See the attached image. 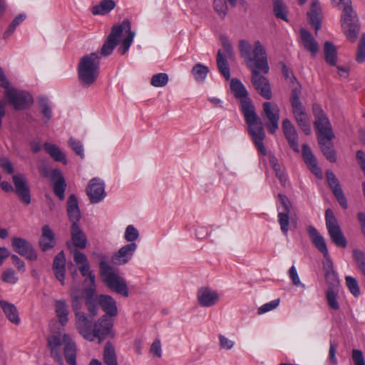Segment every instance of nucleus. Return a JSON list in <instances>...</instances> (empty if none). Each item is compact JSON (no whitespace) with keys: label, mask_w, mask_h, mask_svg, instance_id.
<instances>
[{"label":"nucleus","mask_w":365,"mask_h":365,"mask_svg":"<svg viewBox=\"0 0 365 365\" xmlns=\"http://www.w3.org/2000/svg\"><path fill=\"white\" fill-rule=\"evenodd\" d=\"M302 155L306 165L312 173L318 178H322V173L317 165V159L313 155L310 148L306 144L302 145Z\"/></svg>","instance_id":"obj_26"},{"label":"nucleus","mask_w":365,"mask_h":365,"mask_svg":"<svg viewBox=\"0 0 365 365\" xmlns=\"http://www.w3.org/2000/svg\"><path fill=\"white\" fill-rule=\"evenodd\" d=\"M115 26H121L122 33L123 31L127 33V36L122 41L120 46L118 48V52L123 55L125 54L129 49L131 46L135 33L131 31L130 22L128 19H124L120 24L115 25Z\"/></svg>","instance_id":"obj_24"},{"label":"nucleus","mask_w":365,"mask_h":365,"mask_svg":"<svg viewBox=\"0 0 365 365\" xmlns=\"http://www.w3.org/2000/svg\"><path fill=\"white\" fill-rule=\"evenodd\" d=\"M278 197L283 207V211L278 213V222L282 233L287 236L289 229V215L292 213V205L287 196L279 194Z\"/></svg>","instance_id":"obj_14"},{"label":"nucleus","mask_w":365,"mask_h":365,"mask_svg":"<svg viewBox=\"0 0 365 365\" xmlns=\"http://www.w3.org/2000/svg\"><path fill=\"white\" fill-rule=\"evenodd\" d=\"M101 274L104 284L111 291L125 297L129 296L125 279L120 277L108 263L101 262Z\"/></svg>","instance_id":"obj_6"},{"label":"nucleus","mask_w":365,"mask_h":365,"mask_svg":"<svg viewBox=\"0 0 365 365\" xmlns=\"http://www.w3.org/2000/svg\"><path fill=\"white\" fill-rule=\"evenodd\" d=\"M38 103L41 109V113L43 116L44 123L48 122L52 117V110L48 100L44 97H39L38 98Z\"/></svg>","instance_id":"obj_48"},{"label":"nucleus","mask_w":365,"mask_h":365,"mask_svg":"<svg viewBox=\"0 0 365 365\" xmlns=\"http://www.w3.org/2000/svg\"><path fill=\"white\" fill-rule=\"evenodd\" d=\"M300 95L301 86L299 85L292 88L290 96L292 113L298 126L306 135H310L311 128L309 118L306 111L305 107L303 106L300 100Z\"/></svg>","instance_id":"obj_7"},{"label":"nucleus","mask_w":365,"mask_h":365,"mask_svg":"<svg viewBox=\"0 0 365 365\" xmlns=\"http://www.w3.org/2000/svg\"><path fill=\"white\" fill-rule=\"evenodd\" d=\"M326 298L329 307L334 310L339 309V304L337 301V293L335 292L334 288L329 287L326 292Z\"/></svg>","instance_id":"obj_49"},{"label":"nucleus","mask_w":365,"mask_h":365,"mask_svg":"<svg viewBox=\"0 0 365 365\" xmlns=\"http://www.w3.org/2000/svg\"><path fill=\"white\" fill-rule=\"evenodd\" d=\"M239 51L247 66L251 71L254 68L260 70L264 74L269 73L267 52L259 41H255L252 46L247 40H240Z\"/></svg>","instance_id":"obj_2"},{"label":"nucleus","mask_w":365,"mask_h":365,"mask_svg":"<svg viewBox=\"0 0 365 365\" xmlns=\"http://www.w3.org/2000/svg\"><path fill=\"white\" fill-rule=\"evenodd\" d=\"M103 359L106 365H118L115 347L110 341L105 344Z\"/></svg>","instance_id":"obj_40"},{"label":"nucleus","mask_w":365,"mask_h":365,"mask_svg":"<svg viewBox=\"0 0 365 365\" xmlns=\"http://www.w3.org/2000/svg\"><path fill=\"white\" fill-rule=\"evenodd\" d=\"M5 88V96L16 110L26 109L33 103L32 96L24 91H19L10 85Z\"/></svg>","instance_id":"obj_10"},{"label":"nucleus","mask_w":365,"mask_h":365,"mask_svg":"<svg viewBox=\"0 0 365 365\" xmlns=\"http://www.w3.org/2000/svg\"><path fill=\"white\" fill-rule=\"evenodd\" d=\"M323 269L325 272V279L328 284L334 287L339 284V279L336 272L334 269L331 259H323Z\"/></svg>","instance_id":"obj_36"},{"label":"nucleus","mask_w":365,"mask_h":365,"mask_svg":"<svg viewBox=\"0 0 365 365\" xmlns=\"http://www.w3.org/2000/svg\"><path fill=\"white\" fill-rule=\"evenodd\" d=\"M68 143L76 155H80L81 158H84L83 148L81 141L71 137Z\"/></svg>","instance_id":"obj_58"},{"label":"nucleus","mask_w":365,"mask_h":365,"mask_svg":"<svg viewBox=\"0 0 365 365\" xmlns=\"http://www.w3.org/2000/svg\"><path fill=\"white\" fill-rule=\"evenodd\" d=\"M251 82L255 89L265 99L269 100L272 97L270 84L268 79L260 74L261 71L252 69Z\"/></svg>","instance_id":"obj_11"},{"label":"nucleus","mask_w":365,"mask_h":365,"mask_svg":"<svg viewBox=\"0 0 365 365\" xmlns=\"http://www.w3.org/2000/svg\"><path fill=\"white\" fill-rule=\"evenodd\" d=\"M342 9L341 17L342 29L348 40L354 42L360 31L359 19L351 5Z\"/></svg>","instance_id":"obj_8"},{"label":"nucleus","mask_w":365,"mask_h":365,"mask_svg":"<svg viewBox=\"0 0 365 365\" xmlns=\"http://www.w3.org/2000/svg\"><path fill=\"white\" fill-rule=\"evenodd\" d=\"M86 192L91 203L101 202L106 197L105 184L103 181L99 178H93L88 183Z\"/></svg>","instance_id":"obj_15"},{"label":"nucleus","mask_w":365,"mask_h":365,"mask_svg":"<svg viewBox=\"0 0 365 365\" xmlns=\"http://www.w3.org/2000/svg\"><path fill=\"white\" fill-rule=\"evenodd\" d=\"M314 125L317 130V138L319 137L328 139L334 138L331 123L327 116L315 120Z\"/></svg>","instance_id":"obj_31"},{"label":"nucleus","mask_w":365,"mask_h":365,"mask_svg":"<svg viewBox=\"0 0 365 365\" xmlns=\"http://www.w3.org/2000/svg\"><path fill=\"white\" fill-rule=\"evenodd\" d=\"M230 89L234 96L240 101L241 111L247 124L250 135L259 152L266 155L267 150L263 143L266 135L264 125L255 111L252 101L248 96L246 88L240 80L232 78L230 81Z\"/></svg>","instance_id":"obj_1"},{"label":"nucleus","mask_w":365,"mask_h":365,"mask_svg":"<svg viewBox=\"0 0 365 365\" xmlns=\"http://www.w3.org/2000/svg\"><path fill=\"white\" fill-rule=\"evenodd\" d=\"M352 359L354 365H365V361L361 351L358 349H354L352 351Z\"/></svg>","instance_id":"obj_63"},{"label":"nucleus","mask_w":365,"mask_h":365,"mask_svg":"<svg viewBox=\"0 0 365 365\" xmlns=\"http://www.w3.org/2000/svg\"><path fill=\"white\" fill-rule=\"evenodd\" d=\"M308 234L316 248L324 255V259H331L324 238L318 232L317 230L310 225L307 227Z\"/></svg>","instance_id":"obj_23"},{"label":"nucleus","mask_w":365,"mask_h":365,"mask_svg":"<svg viewBox=\"0 0 365 365\" xmlns=\"http://www.w3.org/2000/svg\"><path fill=\"white\" fill-rule=\"evenodd\" d=\"M197 298L202 307H210L215 305L220 297L217 291L207 287H203L198 289Z\"/></svg>","instance_id":"obj_21"},{"label":"nucleus","mask_w":365,"mask_h":365,"mask_svg":"<svg viewBox=\"0 0 365 365\" xmlns=\"http://www.w3.org/2000/svg\"><path fill=\"white\" fill-rule=\"evenodd\" d=\"M71 306L76 317V327L81 328L85 322L88 319L84 312L81 311V301L72 300Z\"/></svg>","instance_id":"obj_43"},{"label":"nucleus","mask_w":365,"mask_h":365,"mask_svg":"<svg viewBox=\"0 0 365 365\" xmlns=\"http://www.w3.org/2000/svg\"><path fill=\"white\" fill-rule=\"evenodd\" d=\"M279 302L280 299L278 298L269 302L264 304L257 309V314L259 315H261L272 310H274L279 306Z\"/></svg>","instance_id":"obj_57"},{"label":"nucleus","mask_w":365,"mask_h":365,"mask_svg":"<svg viewBox=\"0 0 365 365\" xmlns=\"http://www.w3.org/2000/svg\"><path fill=\"white\" fill-rule=\"evenodd\" d=\"M227 1H228L231 6H235L237 0H214L213 2L215 11L222 18H225L228 11Z\"/></svg>","instance_id":"obj_45"},{"label":"nucleus","mask_w":365,"mask_h":365,"mask_svg":"<svg viewBox=\"0 0 365 365\" xmlns=\"http://www.w3.org/2000/svg\"><path fill=\"white\" fill-rule=\"evenodd\" d=\"M113 327V320L107 315H103L93 325L88 319L81 328H78L79 334L86 340L93 341L98 339L99 342L110 332Z\"/></svg>","instance_id":"obj_5"},{"label":"nucleus","mask_w":365,"mask_h":365,"mask_svg":"<svg viewBox=\"0 0 365 365\" xmlns=\"http://www.w3.org/2000/svg\"><path fill=\"white\" fill-rule=\"evenodd\" d=\"M71 252L73 255V260L78 266L79 271L82 276L86 277L88 276L89 273H92L90 270V265L86 255L76 249L73 250Z\"/></svg>","instance_id":"obj_37"},{"label":"nucleus","mask_w":365,"mask_h":365,"mask_svg":"<svg viewBox=\"0 0 365 365\" xmlns=\"http://www.w3.org/2000/svg\"><path fill=\"white\" fill-rule=\"evenodd\" d=\"M227 57H224L222 51L219 50L217 54V64L220 73L225 78L226 80L230 78V71L226 60Z\"/></svg>","instance_id":"obj_47"},{"label":"nucleus","mask_w":365,"mask_h":365,"mask_svg":"<svg viewBox=\"0 0 365 365\" xmlns=\"http://www.w3.org/2000/svg\"><path fill=\"white\" fill-rule=\"evenodd\" d=\"M356 61L359 63L365 62V34H364L359 43L358 50L356 55Z\"/></svg>","instance_id":"obj_56"},{"label":"nucleus","mask_w":365,"mask_h":365,"mask_svg":"<svg viewBox=\"0 0 365 365\" xmlns=\"http://www.w3.org/2000/svg\"><path fill=\"white\" fill-rule=\"evenodd\" d=\"M15 192L20 200L25 205L31 203L30 190L27 185L25 178L21 174L14 175L12 177Z\"/></svg>","instance_id":"obj_18"},{"label":"nucleus","mask_w":365,"mask_h":365,"mask_svg":"<svg viewBox=\"0 0 365 365\" xmlns=\"http://www.w3.org/2000/svg\"><path fill=\"white\" fill-rule=\"evenodd\" d=\"M0 307L3 309L8 319L15 324H19L20 319L19 317L18 311L14 304L7 302L4 300L0 301Z\"/></svg>","instance_id":"obj_39"},{"label":"nucleus","mask_w":365,"mask_h":365,"mask_svg":"<svg viewBox=\"0 0 365 365\" xmlns=\"http://www.w3.org/2000/svg\"><path fill=\"white\" fill-rule=\"evenodd\" d=\"M48 345L51 349V356L59 365H63L62 348L67 363L70 365H77L76 346L69 335L60 333L53 335L48 338Z\"/></svg>","instance_id":"obj_3"},{"label":"nucleus","mask_w":365,"mask_h":365,"mask_svg":"<svg viewBox=\"0 0 365 365\" xmlns=\"http://www.w3.org/2000/svg\"><path fill=\"white\" fill-rule=\"evenodd\" d=\"M353 257L357 264V267L365 277V253L359 250L353 251Z\"/></svg>","instance_id":"obj_52"},{"label":"nucleus","mask_w":365,"mask_h":365,"mask_svg":"<svg viewBox=\"0 0 365 365\" xmlns=\"http://www.w3.org/2000/svg\"><path fill=\"white\" fill-rule=\"evenodd\" d=\"M209 71V68L207 66L197 63L192 68L191 73L197 82L202 83L205 80Z\"/></svg>","instance_id":"obj_46"},{"label":"nucleus","mask_w":365,"mask_h":365,"mask_svg":"<svg viewBox=\"0 0 365 365\" xmlns=\"http://www.w3.org/2000/svg\"><path fill=\"white\" fill-rule=\"evenodd\" d=\"M139 237L138 230L132 225H128L125 232L124 237L127 242H133Z\"/></svg>","instance_id":"obj_59"},{"label":"nucleus","mask_w":365,"mask_h":365,"mask_svg":"<svg viewBox=\"0 0 365 365\" xmlns=\"http://www.w3.org/2000/svg\"><path fill=\"white\" fill-rule=\"evenodd\" d=\"M325 220L328 233L333 243L337 247H346L347 241L331 210L328 209L326 210Z\"/></svg>","instance_id":"obj_9"},{"label":"nucleus","mask_w":365,"mask_h":365,"mask_svg":"<svg viewBox=\"0 0 365 365\" xmlns=\"http://www.w3.org/2000/svg\"><path fill=\"white\" fill-rule=\"evenodd\" d=\"M0 167L8 174H12L14 173L13 165L6 158H0Z\"/></svg>","instance_id":"obj_64"},{"label":"nucleus","mask_w":365,"mask_h":365,"mask_svg":"<svg viewBox=\"0 0 365 365\" xmlns=\"http://www.w3.org/2000/svg\"><path fill=\"white\" fill-rule=\"evenodd\" d=\"M26 19V15L23 14H20L17 15L12 22L9 26L8 29L4 33L3 37L4 38H7L9 37L15 31L16 26L20 24L24 19Z\"/></svg>","instance_id":"obj_51"},{"label":"nucleus","mask_w":365,"mask_h":365,"mask_svg":"<svg viewBox=\"0 0 365 365\" xmlns=\"http://www.w3.org/2000/svg\"><path fill=\"white\" fill-rule=\"evenodd\" d=\"M289 277L292 279L294 285L301 286L302 288H305V285L304 284H302L300 281L297 271L294 266H292L291 268L289 269Z\"/></svg>","instance_id":"obj_62"},{"label":"nucleus","mask_w":365,"mask_h":365,"mask_svg":"<svg viewBox=\"0 0 365 365\" xmlns=\"http://www.w3.org/2000/svg\"><path fill=\"white\" fill-rule=\"evenodd\" d=\"M14 250L29 260H36L37 254L32 245L25 239L14 237L11 240Z\"/></svg>","instance_id":"obj_16"},{"label":"nucleus","mask_w":365,"mask_h":365,"mask_svg":"<svg viewBox=\"0 0 365 365\" xmlns=\"http://www.w3.org/2000/svg\"><path fill=\"white\" fill-rule=\"evenodd\" d=\"M53 270L56 278L63 285L65 283L66 258L63 251L54 257Z\"/></svg>","instance_id":"obj_29"},{"label":"nucleus","mask_w":365,"mask_h":365,"mask_svg":"<svg viewBox=\"0 0 365 365\" xmlns=\"http://www.w3.org/2000/svg\"><path fill=\"white\" fill-rule=\"evenodd\" d=\"M220 41L223 48V56L227 57L228 58H232L234 56L233 48L227 37L222 36H220Z\"/></svg>","instance_id":"obj_55"},{"label":"nucleus","mask_w":365,"mask_h":365,"mask_svg":"<svg viewBox=\"0 0 365 365\" xmlns=\"http://www.w3.org/2000/svg\"><path fill=\"white\" fill-rule=\"evenodd\" d=\"M98 303L106 313V315L115 317L118 314L116 302L111 296L107 294L99 295L98 297Z\"/></svg>","instance_id":"obj_30"},{"label":"nucleus","mask_w":365,"mask_h":365,"mask_svg":"<svg viewBox=\"0 0 365 365\" xmlns=\"http://www.w3.org/2000/svg\"><path fill=\"white\" fill-rule=\"evenodd\" d=\"M2 280L9 284H16L18 282L15 272L11 269L5 270L1 275Z\"/></svg>","instance_id":"obj_60"},{"label":"nucleus","mask_w":365,"mask_h":365,"mask_svg":"<svg viewBox=\"0 0 365 365\" xmlns=\"http://www.w3.org/2000/svg\"><path fill=\"white\" fill-rule=\"evenodd\" d=\"M324 51L327 63L331 66H336L337 51L334 45L330 41H326L324 46Z\"/></svg>","instance_id":"obj_44"},{"label":"nucleus","mask_w":365,"mask_h":365,"mask_svg":"<svg viewBox=\"0 0 365 365\" xmlns=\"http://www.w3.org/2000/svg\"><path fill=\"white\" fill-rule=\"evenodd\" d=\"M67 212L69 220L72 224H78L77 222L81 218V212L77 198L73 194L70 195L68 197L67 202Z\"/></svg>","instance_id":"obj_33"},{"label":"nucleus","mask_w":365,"mask_h":365,"mask_svg":"<svg viewBox=\"0 0 365 365\" xmlns=\"http://www.w3.org/2000/svg\"><path fill=\"white\" fill-rule=\"evenodd\" d=\"M41 232V236L39 239V246L42 251L46 252L55 246V235L48 225H43Z\"/></svg>","instance_id":"obj_27"},{"label":"nucleus","mask_w":365,"mask_h":365,"mask_svg":"<svg viewBox=\"0 0 365 365\" xmlns=\"http://www.w3.org/2000/svg\"><path fill=\"white\" fill-rule=\"evenodd\" d=\"M262 108L263 113L269 121L266 126L271 133H274L279 128V108L276 103L271 102H264Z\"/></svg>","instance_id":"obj_12"},{"label":"nucleus","mask_w":365,"mask_h":365,"mask_svg":"<svg viewBox=\"0 0 365 365\" xmlns=\"http://www.w3.org/2000/svg\"><path fill=\"white\" fill-rule=\"evenodd\" d=\"M345 280L350 292L354 296L358 297L360 294V289L357 280L351 276L346 277Z\"/></svg>","instance_id":"obj_54"},{"label":"nucleus","mask_w":365,"mask_h":365,"mask_svg":"<svg viewBox=\"0 0 365 365\" xmlns=\"http://www.w3.org/2000/svg\"><path fill=\"white\" fill-rule=\"evenodd\" d=\"M300 34L304 48L311 53L312 57H315L319 50L317 41L311 33L304 29L300 30Z\"/></svg>","instance_id":"obj_32"},{"label":"nucleus","mask_w":365,"mask_h":365,"mask_svg":"<svg viewBox=\"0 0 365 365\" xmlns=\"http://www.w3.org/2000/svg\"><path fill=\"white\" fill-rule=\"evenodd\" d=\"M278 197L283 207V211L278 213V222L282 233L287 236L289 229V215L292 213V205L287 196L279 194Z\"/></svg>","instance_id":"obj_13"},{"label":"nucleus","mask_w":365,"mask_h":365,"mask_svg":"<svg viewBox=\"0 0 365 365\" xmlns=\"http://www.w3.org/2000/svg\"><path fill=\"white\" fill-rule=\"evenodd\" d=\"M168 83V76L165 73H159L152 76L150 84L154 87H164Z\"/></svg>","instance_id":"obj_50"},{"label":"nucleus","mask_w":365,"mask_h":365,"mask_svg":"<svg viewBox=\"0 0 365 365\" xmlns=\"http://www.w3.org/2000/svg\"><path fill=\"white\" fill-rule=\"evenodd\" d=\"M115 6L113 0H102L98 5L93 6L92 13L94 15H105L108 14Z\"/></svg>","instance_id":"obj_42"},{"label":"nucleus","mask_w":365,"mask_h":365,"mask_svg":"<svg viewBox=\"0 0 365 365\" xmlns=\"http://www.w3.org/2000/svg\"><path fill=\"white\" fill-rule=\"evenodd\" d=\"M274 11L278 19L287 21L286 7L282 0H275L274 1Z\"/></svg>","instance_id":"obj_53"},{"label":"nucleus","mask_w":365,"mask_h":365,"mask_svg":"<svg viewBox=\"0 0 365 365\" xmlns=\"http://www.w3.org/2000/svg\"><path fill=\"white\" fill-rule=\"evenodd\" d=\"M318 143L325 158L330 162L336 161V154L332 143L333 139L318 138Z\"/></svg>","instance_id":"obj_35"},{"label":"nucleus","mask_w":365,"mask_h":365,"mask_svg":"<svg viewBox=\"0 0 365 365\" xmlns=\"http://www.w3.org/2000/svg\"><path fill=\"white\" fill-rule=\"evenodd\" d=\"M282 128L289 146L294 151L299 152L298 135L291 121L288 119H284L282 122Z\"/></svg>","instance_id":"obj_25"},{"label":"nucleus","mask_w":365,"mask_h":365,"mask_svg":"<svg viewBox=\"0 0 365 365\" xmlns=\"http://www.w3.org/2000/svg\"><path fill=\"white\" fill-rule=\"evenodd\" d=\"M326 177L329 187L336 198L338 202L344 209H347L348 205L346 198L345 197L343 190L341 188L340 183L334 173L331 170H327Z\"/></svg>","instance_id":"obj_17"},{"label":"nucleus","mask_w":365,"mask_h":365,"mask_svg":"<svg viewBox=\"0 0 365 365\" xmlns=\"http://www.w3.org/2000/svg\"><path fill=\"white\" fill-rule=\"evenodd\" d=\"M55 312L58 318L60 324L64 327L68 321V315L69 313L68 304L65 300L59 299L54 302Z\"/></svg>","instance_id":"obj_38"},{"label":"nucleus","mask_w":365,"mask_h":365,"mask_svg":"<svg viewBox=\"0 0 365 365\" xmlns=\"http://www.w3.org/2000/svg\"><path fill=\"white\" fill-rule=\"evenodd\" d=\"M43 148L55 161L66 164V155L56 145L46 143L43 145Z\"/></svg>","instance_id":"obj_41"},{"label":"nucleus","mask_w":365,"mask_h":365,"mask_svg":"<svg viewBox=\"0 0 365 365\" xmlns=\"http://www.w3.org/2000/svg\"><path fill=\"white\" fill-rule=\"evenodd\" d=\"M218 338L220 346L222 349L230 350L234 347L235 341L230 339L225 335L220 334Z\"/></svg>","instance_id":"obj_61"},{"label":"nucleus","mask_w":365,"mask_h":365,"mask_svg":"<svg viewBox=\"0 0 365 365\" xmlns=\"http://www.w3.org/2000/svg\"><path fill=\"white\" fill-rule=\"evenodd\" d=\"M122 35L121 26H113L111 29V31L108 35L106 41L102 46L99 53L100 57L108 56L112 53L113 51L118 43V39Z\"/></svg>","instance_id":"obj_19"},{"label":"nucleus","mask_w":365,"mask_h":365,"mask_svg":"<svg viewBox=\"0 0 365 365\" xmlns=\"http://www.w3.org/2000/svg\"><path fill=\"white\" fill-rule=\"evenodd\" d=\"M100 55L93 52L81 58L78 64V76L82 86L88 88L93 85L99 75Z\"/></svg>","instance_id":"obj_4"},{"label":"nucleus","mask_w":365,"mask_h":365,"mask_svg":"<svg viewBox=\"0 0 365 365\" xmlns=\"http://www.w3.org/2000/svg\"><path fill=\"white\" fill-rule=\"evenodd\" d=\"M51 180L53 182V189L55 195L60 200L65 197L66 184L61 172L58 169L51 171Z\"/></svg>","instance_id":"obj_22"},{"label":"nucleus","mask_w":365,"mask_h":365,"mask_svg":"<svg viewBox=\"0 0 365 365\" xmlns=\"http://www.w3.org/2000/svg\"><path fill=\"white\" fill-rule=\"evenodd\" d=\"M136 249L137 245L135 242L127 244L123 246L112 256L111 262L117 265L125 264L128 263L132 259Z\"/></svg>","instance_id":"obj_20"},{"label":"nucleus","mask_w":365,"mask_h":365,"mask_svg":"<svg viewBox=\"0 0 365 365\" xmlns=\"http://www.w3.org/2000/svg\"><path fill=\"white\" fill-rule=\"evenodd\" d=\"M308 17L310 24L317 33L321 28L322 19V11L318 0L312 1L310 11L308 13Z\"/></svg>","instance_id":"obj_28"},{"label":"nucleus","mask_w":365,"mask_h":365,"mask_svg":"<svg viewBox=\"0 0 365 365\" xmlns=\"http://www.w3.org/2000/svg\"><path fill=\"white\" fill-rule=\"evenodd\" d=\"M71 236L73 245L79 249H84L87 245V237L78 224H72Z\"/></svg>","instance_id":"obj_34"}]
</instances>
